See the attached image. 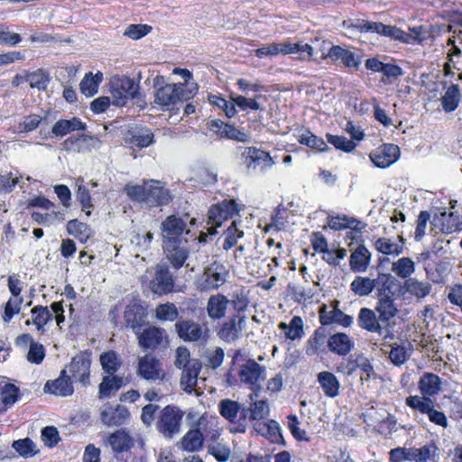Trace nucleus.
I'll use <instances>...</instances> for the list:
<instances>
[{"instance_id": "nucleus-1", "label": "nucleus", "mask_w": 462, "mask_h": 462, "mask_svg": "<svg viewBox=\"0 0 462 462\" xmlns=\"http://www.w3.org/2000/svg\"><path fill=\"white\" fill-rule=\"evenodd\" d=\"M123 192L133 202L143 203L149 208L166 206L172 200L171 191L164 183L153 179L144 180L142 184L127 183Z\"/></svg>"}, {"instance_id": "nucleus-2", "label": "nucleus", "mask_w": 462, "mask_h": 462, "mask_svg": "<svg viewBox=\"0 0 462 462\" xmlns=\"http://www.w3.org/2000/svg\"><path fill=\"white\" fill-rule=\"evenodd\" d=\"M398 314L392 310H384L375 304L374 310L364 307L357 315L358 327L370 333H376L382 336L383 341L393 340L395 337L393 318Z\"/></svg>"}, {"instance_id": "nucleus-3", "label": "nucleus", "mask_w": 462, "mask_h": 462, "mask_svg": "<svg viewBox=\"0 0 462 462\" xmlns=\"http://www.w3.org/2000/svg\"><path fill=\"white\" fill-rule=\"evenodd\" d=\"M153 103L162 111L171 110L178 103L185 102L194 97L192 86L180 83H167L164 76L157 75L153 79Z\"/></svg>"}, {"instance_id": "nucleus-4", "label": "nucleus", "mask_w": 462, "mask_h": 462, "mask_svg": "<svg viewBox=\"0 0 462 462\" xmlns=\"http://www.w3.org/2000/svg\"><path fill=\"white\" fill-rule=\"evenodd\" d=\"M374 284L377 297L376 303L379 304V308H383V311L392 310L399 312L395 299L400 297L402 292V282L391 273H379L377 277L374 278Z\"/></svg>"}, {"instance_id": "nucleus-5", "label": "nucleus", "mask_w": 462, "mask_h": 462, "mask_svg": "<svg viewBox=\"0 0 462 462\" xmlns=\"http://www.w3.org/2000/svg\"><path fill=\"white\" fill-rule=\"evenodd\" d=\"M438 447L434 441H430L420 448L397 447L389 451L390 462H428L434 460L437 456Z\"/></svg>"}, {"instance_id": "nucleus-6", "label": "nucleus", "mask_w": 462, "mask_h": 462, "mask_svg": "<svg viewBox=\"0 0 462 462\" xmlns=\"http://www.w3.org/2000/svg\"><path fill=\"white\" fill-rule=\"evenodd\" d=\"M229 270L220 262L215 261L205 268L197 281V289L201 292L217 290L226 282Z\"/></svg>"}, {"instance_id": "nucleus-7", "label": "nucleus", "mask_w": 462, "mask_h": 462, "mask_svg": "<svg viewBox=\"0 0 462 462\" xmlns=\"http://www.w3.org/2000/svg\"><path fill=\"white\" fill-rule=\"evenodd\" d=\"M91 357V350L85 349L79 351L71 358L69 364L65 368L75 383H79L85 387L90 384Z\"/></svg>"}, {"instance_id": "nucleus-8", "label": "nucleus", "mask_w": 462, "mask_h": 462, "mask_svg": "<svg viewBox=\"0 0 462 462\" xmlns=\"http://www.w3.org/2000/svg\"><path fill=\"white\" fill-rule=\"evenodd\" d=\"M405 403L411 409L421 414H426L431 423L443 429L448 428V420L446 414L434 408V403L430 398L411 395L406 398Z\"/></svg>"}, {"instance_id": "nucleus-9", "label": "nucleus", "mask_w": 462, "mask_h": 462, "mask_svg": "<svg viewBox=\"0 0 462 462\" xmlns=\"http://www.w3.org/2000/svg\"><path fill=\"white\" fill-rule=\"evenodd\" d=\"M242 209L234 199H225L222 201L212 204L208 211V223L215 227H219L223 222L238 215Z\"/></svg>"}, {"instance_id": "nucleus-10", "label": "nucleus", "mask_w": 462, "mask_h": 462, "mask_svg": "<svg viewBox=\"0 0 462 462\" xmlns=\"http://www.w3.org/2000/svg\"><path fill=\"white\" fill-rule=\"evenodd\" d=\"M136 337L139 346L145 351H155L168 344L165 329L152 325L143 328Z\"/></svg>"}, {"instance_id": "nucleus-11", "label": "nucleus", "mask_w": 462, "mask_h": 462, "mask_svg": "<svg viewBox=\"0 0 462 462\" xmlns=\"http://www.w3.org/2000/svg\"><path fill=\"white\" fill-rule=\"evenodd\" d=\"M183 412L173 405L165 406L157 422L158 430L165 437L171 438L180 431Z\"/></svg>"}, {"instance_id": "nucleus-12", "label": "nucleus", "mask_w": 462, "mask_h": 462, "mask_svg": "<svg viewBox=\"0 0 462 462\" xmlns=\"http://www.w3.org/2000/svg\"><path fill=\"white\" fill-rule=\"evenodd\" d=\"M364 55L357 54L348 48L340 45H332L323 59H330L332 62H340L345 69L350 71L360 69Z\"/></svg>"}, {"instance_id": "nucleus-13", "label": "nucleus", "mask_w": 462, "mask_h": 462, "mask_svg": "<svg viewBox=\"0 0 462 462\" xmlns=\"http://www.w3.org/2000/svg\"><path fill=\"white\" fill-rule=\"evenodd\" d=\"M138 85L128 77L115 79L111 90L113 103L116 106H125L129 99L134 98L138 94Z\"/></svg>"}, {"instance_id": "nucleus-14", "label": "nucleus", "mask_w": 462, "mask_h": 462, "mask_svg": "<svg viewBox=\"0 0 462 462\" xmlns=\"http://www.w3.org/2000/svg\"><path fill=\"white\" fill-rule=\"evenodd\" d=\"M99 415L101 421L108 427L125 425L131 417L128 408L121 404H111L109 402L100 408Z\"/></svg>"}, {"instance_id": "nucleus-15", "label": "nucleus", "mask_w": 462, "mask_h": 462, "mask_svg": "<svg viewBox=\"0 0 462 462\" xmlns=\"http://www.w3.org/2000/svg\"><path fill=\"white\" fill-rule=\"evenodd\" d=\"M338 300H334L333 310H328V306L323 304L319 309V321L322 327L337 324L343 328H349L354 321L352 316L346 314L338 308Z\"/></svg>"}, {"instance_id": "nucleus-16", "label": "nucleus", "mask_w": 462, "mask_h": 462, "mask_svg": "<svg viewBox=\"0 0 462 462\" xmlns=\"http://www.w3.org/2000/svg\"><path fill=\"white\" fill-rule=\"evenodd\" d=\"M264 374L265 367L252 358L247 359L238 370L240 382L254 391L260 388L259 382L264 379Z\"/></svg>"}, {"instance_id": "nucleus-17", "label": "nucleus", "mask_w": 462, "mask_h": 462, "mask_svg": "<svg viewBox=\"0 0 462 462\" xmlns=\"http://www.w3.org/2000/svg\"><path fill=\"white\" fill-rule=\"evenodd\" d=\"M174 328L178 337L185 342H199L205 339L208 333L207 328L191 319H180Z\"/></svg>"}, {"instance_id": "nucleus-18", "label": "nucleus", "mask_w": 462, "mask_h": 462, "mask_svg": "<svg viewBox=\"0 0 462 462\" xmlns=\"http://www.w3.org/2000/svg\"><path fill=\"white\" fill-rule=\"evenodd\" d=\"M137 374L146 381H162L165 378L161 361L152 355H144L139 358Z\"/></svg>"}, {"instance_id": "nucleus-19", "label": "nucleus", "mask_w": 462, "mask_h": 462, "mask_svg": "<svg viewBox=\"0 0 462 462\" xmlns=\"http://www.w3.org/2000/svg\"><path fill=\"white\" fill-rule=\"evenodd\" d=\"M147 310L141 303L133 302L126 305L124 311V322L136 335L146 325Z\"/></svg>"}, {"instance_id": "nucleus-20", "label": "nucleus", "mask_w": 462, "mask_h": 462, "mask_svg": "<svg viewBox=\"0 0 462 462\" xmlns=\"http://www.w3.org/2000/svg\"><path fill=\"white\" fill-rule=\"evenodd\" d=\"M187 224L182 217L174 214L168 216L161 225L162 243L181 242Z\"/></svg>"}, {"instance_id": "nucleus-21", "label": "nucleus", "mask_w": 462, "mask_h": 462, "mask_svg": "<svg viewBox=\"0 0 462 462\" xmlns=\"http://www.w3.org/2000/svg\"><path fill=\"white\" fill-rule=\"evenodd\" d=\"M401 152L398 145L383 143L374 149L369 155L370 160L378 168H387L393 164L400 157Z\"/></svg>"}, {"instance_id": "nucleus-22", "label": "nucleus", "mask_w": 462, "mask_h": 462, "mask_svg": "<svg viewBox=\"0 0 462 462\" xmlns=\"http://www.w3.org/2000/svg\"><path fill=\"white\" fill-rule=\"evenodd\" d=\"M73 383L75 382L68 374L67 369H62L58 378L47 381L44 391L57 396H71L74 393Z\"/></svg>"}, {"instance_id": "nucleus-23", "label": "nucleus", "mask_w": 462, "mask_h": 462, "mask_svg": "<svg viewBox=\"0 0 462 462\" xmlns=\"http://www.w3.org/2000/svg\"><path fill=\"white\" fill-rule=\"evenodd\" d=\"M242 158L248 169H255L257 166L266 169L275 163L269 152L254 146L245 147L242 152Z\"/></svg>"}, {"instance_id": "nucleus-24", "label": "nucleus", "mask_w": 462, "mask_h": 462, "mask_svg": "<svg viewBox=\"0 0 462 462\" xmlns=\"http://www.w3.org/2000/svg\"><path fill=\"white\" fill-rule=\"evenodd\" d=\"M174 280L166 264H159L155 277L151 282L152 291L159 295H166L173 291Z\"/></svg>"}, {"instance_id": "nucleus-25", "label": "nucleus", "mask_w": 462, "mask_h": 462, "mask_svg": "<svg viewBox=\"0 0 462 462\" xmlns=\"http://www.w3.org/2000/svg\"><path fill=\"white\" fill-rule=\"evenodd\" d=\"M431 224L443 234L449 235L462 230V216L456 212L447 213L445 210L435 216Z\"/></svg>"}, {"instance_id": "nucleus-26", "label": "nucleus", "mask_w": 462, "mask_h": 462, "mask_svg": "<svg viewBox=\"0 0 462 462\" xmlns=\"http://www.w3.org/2000/svg\"><path fill=\"white\" fill-rule=\"evenodd\" d=\"M327 346L331 353L346 356L355 348V341L345 332H336L328 337Z\"/></svg>"}, {"instance_id": "nucleus-27", "label": "nucleus", "mask_w": 462, "mask_h": 462, "mask_svg": "<svg viewBox=\"0 0 462 462\" xmlns=\"http://www.w3.org/2000/svg\"><path fill=\"white\" fill-rule=\"evenodd\" d=\"M245 323V315H232L227 320L223 322L217 335L226 342L236 341L239 337Z\"/></svg>"}, {"instance_id": "nucleus-28", "label": "nucleus", "mask_w": 462, "mask_h": 462, "mask_svg": "<svg viewBox=\"0 0 462 462\" xmlns=\"http://www.w3.org/2000/svg\"><path fill=\"white\" fill-rule=\"evenodd\" d=\"M181 242L170 241V243H162V248L166 258L171 266L179 270L183 266L189 257V250L180 245Z\"/></svg>"}, {"instance_id": "nucleus-29", "label": "nucleus", "mask_w": 462, "mask_h": 462, "mask_svg": "<svg viewBox=\"0 0 462 462\" xmlns=\"http://www.w3.org/2000/svg\"><path fill=\"white\" fill-rule=\"evenodd\" d=\"M107 443L116 454H121L134 448V439L126 430L121 429L108 435Z\"/></svg>"}, {"instance_id": "nucleus-30", "label": "nucleus", "mask_w": 462, "mask_h": 462, "mask_svg": "<svg viewBox=\"0 0 462 462\" xmlns=\"http://www.w3.org/2000/svg\"><path fill=\"white\" fill-rule=\"evenodd\" d=\"M229 300L222 293L211 295L207 302V313L210 319L219 320L226 316Z\"/></svg>"}, {"instance_id": "nucleus-31", "label": "nucleus", "mask_w": 462, "mask_h": 462, "mask_svg": "<svg viewBox=\"0 0 462 462\" xmlns=\"http://www.w3.org/2000/svg\"><path fill=\"white\" fill-rule=\"evenodd\" d=\"M87 124L78 116H73L70 119H60L51 128V134L55 137H63L75 131H85Z\"/></svg>"}, {"instance_id": "nucleus-32", "label": "nucleus", "mask_w": 462, "mask_h": 462, "mask_svg": "<svg viewBox=\"0 0 462 462\" xmlns=\"http://www.w3.org/2000/svg\"><path fill=\"white\" fill-rule=\"evenodd\" d=\"M371 253L364 244H360L349 257L350 269L354 273H364L371 263Z\"/></svg>"}, {"instance_id": "nucleus-33", "label": "nucleus", "mask_w": 462, "mask_h": 462, "mask_svg": "<svg viewBox=\"0 0 462 462\" xmlns=\"http://www.w3.org/2000/svg\"><path fill=\"white\" fill-rule=\"evenodd\" d=\"M441 384V379L438 374L426 372L420 376L418 387L422 394L421 397L430 398L434 397L440 392Z\"/></svg>"}, {"instance_id": "nucleus-34", "label": "nucleus", "mask_w": 462, "mask_h": 462, "mask_svg": "<svg viewBox=\"0 0 462 462\" xmlns=\"http://www.w3.org/2000/svg\"><path fill=\"white\" fill-rule=\"evenodd\" d=\"M97 139L87 134H71L62 143L64 150L67 152H81L86 149H90Z\"/></svg>"}, {"instance_id": "nucleus-35", "label": "nucleus", "mask_w": 462, "mask_h": 462, "mask_svg": "<svg viewBox=\"0 0 462 462\" xmlns=\"http://www.w3.org/2000/svg\"><path fill=\"white\" fill-rule=\"evenodd\" d=\"M200 370L201 363L198 359H193L190 365L182 368L180 383L181 389L187 393H191L195 390Z\"/></svg>"}, {"instance_id": "nucleus-36", "label": "nucleus", "mask_w": 462, "mask_h": 462, "mask_svg": "<svg viewBox=\"0 0 462 462\" xmlns=\"http://www.w3.org/2000/svg\"><path fill=\"white\" fill-rule=\"evenodd\" d=\"M402 292L401 293V296L408 293L418 300L427 297L432 290V286L429 282H421L416 278H409L404 280V282L402 284Z\"/></svg>"}, {"instance_id": "nucleus-37", "label": "nucleus", "mask_w": 462, "mask_h": 462, "mask_svg": "<svg viewBox=\"0 0 462 462\" xmlns=\"http://www.w3.org/2000/svg\"><path fill=\"white\" fill-rule=\"evenodd\" d=\"M317 381L321 387L325 396L335 398L339 394L340 383L332 372H319L317 375Z\"/></svg>"}, {"instance_id": "nucleus-38", "label": "nucleus", "mask_w": 462, "mask_h": 462, "mask_svg": "<svg viewBox=\"0 0 462 462\" xmlns=\"http://www.w3.org/2000/svg\"><path fill=\"white\" fill-rule=\"evenodd\" d=\"M399 243L393 242L387 237H379L374 243L375 250L384 255L398 256L403 253L405 239L402 236H398Z\"/></svg>"}, {"instance_id": "nucleus-39", "label": "nucleus", "mask_w": 462, "mask_h": 462, "mask_svg": "<svg viewBox=\"0 0 462 462\" xmlns=\"http://www.w3.org/2000/svg\"><path fill=\"white\" fill-rule=\"evenodd\" d=\"M32 320L27 319L25 325L33 324L38 332L43 334L45 326L53 319V314L47 306L36 305L31 310Z\"/></svg>"}, {"instance_id": "nucleus-40", "label": "nucleus", "mask_w": 462, "mask_h": 462, "mask_svg": "<svg viewBox=\"0 0 462 462\" xmlns=\"http://www.w3.org/2000/svg\"><path fill=\"white\" fill-rule=\"evenodd\" d=\"M180 448L184 451L197 452L199 451L204 444V438L200 430L196 428L189 430L180 439Z\"/></svg>"}, {"instance_id": "nucleus-41", "label": "nucleus", "mask_w": 462, "mask_h": 462, "mask_svg": "<svg viewBox=\"0 0 462 462\" xmlns=\"http://www.w3.org/2000/svg\"><path fill=\"white\" fill-rule=\"evenodd\" d=\"M124 385V378L119 375H105L98 385V397L104 399L110 397Z\"/></svg>"}, {"instance_id": "nucleus-42", "label": "nucleus", "mask_w": 462, "mask_h": 462, "mask_svg": "<svg viewBox=\"0 0 462 462\" xmlns=\"http://www.w3.org/2000/svg\"><path fill=\"white\" fill-rule=\"evenodd\" d=\"M298 142L312 150L319 152H328L330 150L323 138L314 134L309 128L303 129L302 133L297 137Z\"/></svg>"}, {"instance_id": "nucleus-43", "label": "nucleus", "mask_w": 462, "mask_h": 462, "mask_svg": "<svg viewBox=\"0 0 462 462\" xmlns=\"http://www.w3.org/2000/svg\"><path fill=\"white\" fill-rule=\"evenodd\" d=\"M460 88L457 84L452 83L441 97V106L446 113L455 111L461 101Z\"/></svg>"}, {"instance_id": "nucleus-44", "label": "nucleus", "mask_w": 462, "mask_h": 462, "mask_svg": "<svg viewBox=\"0 0 462 462\" xmlns=\"http://www.w3.org/2000/svg\"><path fill=\"white\" fill-rule=\"evenodd\" d=\"M19 398V388L10 383H0V412L5 411Z\"/></svg>"}, {"instance_id": "nucleus-45", "label": "nucleus", "mask_w": 462, "mask_h": 462, "mask_svg": "<svg viewBox=\"0 0 462 462\" xmlns=\"http://www.w3.org/2000/svg\"><path fill=\"white\" fill-rule=\"evenodd\" d=\"M66 229L69 235L73 236L82 244L87 243L92 236L90 226L77 218L69 220L67 223Z\"/></svg>"}, {"instance_id": "nucleus-46", "label": "nucleus", "mask_w": 462, "mask_h": 462, "mask_svg": "<svg viewBox=\"0 0 462 462\" xmlns=\"http://www.w3.org/2000/svg\"><path fill=\"white\" fill-rule=\"evenodd\" d=\"M99 361L106 375H116V373L122 365V360L119 355L114 350L102 353Z\"/></svg>"}, {"instance_id": "nucleus-47", "label": "nucleus", "mask_w": 462, "mask_h": 462, "mask_svg": "<svg viewBox=\"0 0 462 462\" xmlns=\"http://www.w3.org/2000/svg\"><path fill=\"white\" fill-rule=\"evenodd\" d=\"M362 222L355 217H348L346 215L332 217L328 219V226L332 230L340 231L347 228H351L356 231H360L363 226Z\"/></svg>"}, {"instance_id": "nucleus-48", "label": "nucleus", "mask_w": 462, "mask_h": 462, "mask_svg": "<svg viewBox=\"0 0 462 462\" xmlns=\"http://www.w3.org/2000/svg\"><path fill=\"white\" fill-rule=\"evenodd\" d=\"M102 80L103 74L99 71L95 75L92 72L87 73L79 84L81 93L88 97H93L97 93L98 86Z\"/></svg>"}, {"instance_id": "nucleus-49", "label": "nucleus", "mask_w": 462, "mask_h": 462, "mask_svg": "<svg viewBox=\"0 0 462 462\" xmlns=\"http://www.w3.org/2000/svg\"><path fill=\"white\" fill-rule=\"evenodd\" d=\"M196 426L200 430L204 441H209L211 444L216 443L221 434V430L217 425L204 417L199 419Z\"/></svg>"}, {"instance_id": "nucleus-50", "label": "nucleus", "mask_w": 462, "mask_h": 462, "mask_svg": "<svg viewBox=\"0 0 462 462\" xmlns=\"http://www.w3.org/2000/svg\"><path fill=\"white\" fill-rule=\"evenodd\" d=\"M326 338L325 329L322 327L315 329L306 343L307 355L313 356L323 351Z\"/></svg>"}, {"instance_id": "nucleus-51", "label": "nucleus", "mask_w": 462, "mask_h": 462, "mask_svg": "<svg viewBox=\"0 0 462 462\" xmlns=\"http://www.w3.org/2000/svg\"><path fill=\"white\" fill-rule=\"evenodd\" d=\"M78 189L76 190V198L80 204L81 210L88 216H91L94 208L92 197L87 186L83 184V179H78Z\"/></svg>"}, {"instance_id": "nucleus-52", "label": "nucleus", "mask_w": 462, "mask_h": 462, "mask_svg": "<svg viewBox=\"0 0 462 462\" xmlns=\"http://www.w3.org/2000/svg\"><path fill=\"white\" fill-rule=\"evenodd\" d=\"M282 51L283 55L300 53V60H310L314 56V50L309 43L300 42H284L282 43Z\"/></svg>"}, {"instance_id": "nucleus-53", "label": "nucleus", "mask_w": 462, "mask_h": 462, "mask_svg": "<svg viewBox=\"0 0 462 462\" xmlns=\"http://www.w3.org/2000/svg\"><path fill=\"white\" fill-rule=\"evenodd\" d=\"M374 279L364 276H356L350 283L351 291L358 297H365L374 290Z\"/></svg>"}, {"instance_id": "nucleus-54", "label": "nucleus", "mask_w": 462, "mask_h": 462, "mask_svg": "<svg viewBox=\"0 0 462 462\" xmlns=\"http://www.w3.org/2000/svg\"><path fill=\"white\" fill-rule=\"evenodd\" d=\"M153 133L150 129H141L139 131L130 132L127 142L138 148H146L154 141Z\"/></svg>"}, {"instance_id": "nucleus-55", "label": "nucleus", "mask_w": 462, "mask_h": 462, "mask_svg": "<svg viewBox=\"0 0 462 462\" xmlns=\"http://www.w3.org/2000/svg\"><path fill=\"white\" fill-rule=\"evenodd\" d=\"M179 310L172 302L160 303L155 308V318L160 321L178 320Z\"/></svg>"}, {"instance_id": "nucleus-56", "label": "nucleus", "mask_w": 462, "mask_h": 462, "mask_svg": "<svg viewBox=\"0 0 462 462\" xmlns=\"http://www.w3.org/2000/svg\"><path fill=\"white\" fill-rule=\"evenodd\" d=\"M27 78L30 87L39 90H45L51 81L50 74L43 69H38L34 71H27Z\"/></svg>"}, {"instance_id": "nucleus-57", "label": "nucleus", "mask_w": 462, "mask_h": 462, "mask_svg": "<svg viewBox=\"0 0 462 462\" xmlns=\"http://www.w3.org/2000/svg\"><path fill=\"white\" fill-rule=\"evenodd\" d=\"M393 272L402 279L411 278V275L415 271V263L409 257H402L393 263Z\"/></svg>"}, {"instance_id": "nucleus-58", "label": "nucleus", "mask_w": 462, "mask_h": 462, "mask_svg": "<svg viewBox=\"0 0 462 462\" xmlns=\"http://www.w3.org/2000/svg\"><path fill=\"white\" fill-rule=\"evenodd\" d=\"M223 236L224 242L222 247L225 251H228L237 244L238 239L244 236V231L238 228L236 221H233Z\"/></svg>"}, {"instance_id": "nucleus-59", "label": "nucleus", "mask_w": 462, "mask_h": 462, "mask_svg": "<svg viewBox=\"0 0 462 462\" xmlns=\"http://www.w3.org/2000/svg\"><path fill=\"white\" fill-rule=\"evenodd\" d=\"M265 432L263 433L272 443L282 444L285 446V440L281 431V427L275 420H270L269 422H263L262 424Z\"/></svg>"}, {"instance_id": "nucleus-60", "label": "nucleus", "mask_w": 462, "mask_h": 462, "mask_svg": "<svg viewBox=\"0 0 462 462\" xmlns=\"http://www.w3.org/2000/svg\"><path fill=\"white\" fill-rule=\"evenodd\" d=\"M359 355L354 356L350 355L346 358H342L336 365V372L345 376H351L358 369Z\"/></svg>"}, {"instance_id": "nucleus-61", "label": "nucleus", "mask_w": 462, "mask_h": 462, "mask_svg": "<svg viewBox=\"0 0 462 462\" xmlns=\"http://www.w3.org/2000/svg\"><path fill=\"white\" fill-rule=\"evenodd\" d=\"M328 142L332 144L337 150H340L345 152H351L356 147V143L348 140L343 135H335L332 134H326Z\"/></svg>"}, {"instance_id": "nucleus-62", "label": "nucleus", "mask_w": 462, "mask_h": 462, "mask_svg": "<svg viewBox=\"0 0 462 462\" xmlns=\"http://www.w3.org/2000/svg\"><path fill=\"white\" fill-rule=\"evenodd\" d=\"M23 298H10L4 306L2 319L5 323H9L13 318L19 314L22 309Z\"/></svg>"}, {"instance_id": "nucleus-63", "label": "nucleus", "mask_w": 462, "mask_h": 462, "mask_svg": "<svg viewBox=\"0 0 462 462\" xmlns=\"http://www.w3.org/2000/svg\"><path fill=\"white\" fill-rule=\"evenodd\" d=\"M300 420L295 414L287 416V426L293 438L298 441L310 442V438L307 435L305 430L300 428Z\"/></svg>"}, {"instance_id": "nucleus-64", "label": "nucleus", "mask_w": 462, "mask_h": 462, "mask_svg": "<svg viewBox=\"0 0 462 462\" xmlns=\"http://www.w3.org/2000/svg\"><path fill=\"white\" fill-rule=\"evenodd\" d=\"M239 409V403L232 400H223L219 403V412L221 416L230 422L235 421L236 418L237 417Z\"/></svg>"}]
</instances>
